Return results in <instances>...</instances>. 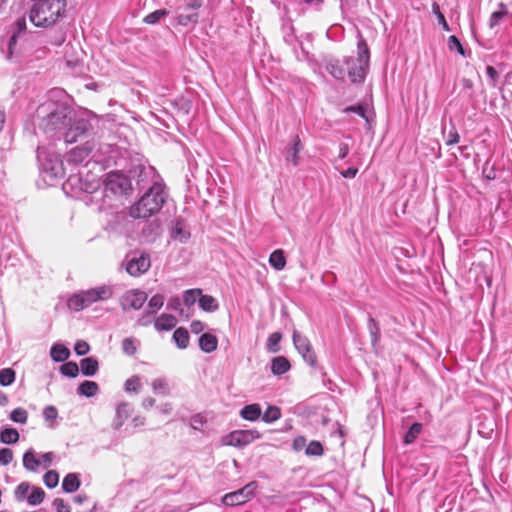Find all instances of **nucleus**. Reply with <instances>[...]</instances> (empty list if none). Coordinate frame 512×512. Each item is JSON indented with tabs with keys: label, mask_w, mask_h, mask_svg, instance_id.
Segmentation results:
<instances>
[{
	"label": "nucleus",
	"mask_w": 512,
	"mask_h": 512,
	"mask_svg": "<svg viewBox=\"0 0 512 512\" xmlns=\"http://www.w3.org/2000/svg\"><path fill=\"white\" fill-rule=\"evenodd\" d=\"M166 199L164 185L155 181L142 197L130 208L133 218H148L157 213Z\"/></svg>",
	"instance_id": "f03ea898"
},
{
	"label": "nucleus",
	"mask_w": 512,
	"mask_h": 512,
	"mask_svg": "<svg viewBox=\"0 0 512 512\" xmlns=\"http://www.w3.org/2000/svg\"><path fill=\"white\" fill-rule=\"evenodd\" d=\"M77 392L81 396L93 397L99 392V385L94 381L85 380L78 386Z\"/></svg>",
	"instance_id": "cd10ccee"
},
{
	"label": "nucleus",
	"mask_w": 512,
	"mask_h": 512,
	"mask_svg": "<svg viewBox=\"0 0 512 512\" xmlns=\"http://www.w3.org/2000/svg\"><path fill=\"white\" fill-rule=\"evenodd\" d=\"M114 290L110 285H101L95 288L81 291L68 299V307L74 311H80L95 302L105 301L113 296Z\"/></svg>",
	"instance_id": "39448f33"
},
{
	"label": "nucleus",
	"mask_w": 512,
	"mask_h": 512,
	"mask_svg": "<svg viewBox=\"0 0 512 512\" xmlns=\"http://www.w3.org/2000/svg\"><path fill=\"white\" fill-rule=\"evenodd\" d=\"M280 417H281L280 409L276 406H269L265 410V412L262 416V419H263V421H265L267 423H272V422L278 420Z\"/></svg>",
	"instance_id": "a19ab883"
},
{
	"label": "nucleus",
	"mask_w": 512,
	"mask_h": 512,
	"mask_svg": "<svg viewBox=\"0 0 512 512\" xmlns=\"http://www.w3.org/2000/svg\"><path fill=\"white\" fill-rule=\"evenodd\" d=\"M169 12L166 9H158L152 13H149L143 21L147 24H156L160 21L161 18L167 16Z\"/></svg>",
	"instance_id": "37998d69"
},
{
	"label": "nucleus",
	"mask_w": 512,
	"mask_h": 512,
	"mask_svg": "<svg viewBox=\"0 0 512 512\" xmlns=\"http://www.w3.org/2000/svg\"><path fill=\"white\" fill-rule=\"evenodd\" d=\"M80 487V480L77 474L69 473L67 474L62 482V489L66 493H73L77 491Z\"/></svg>",
	"instance_id": "c85d7f7f"
},
{
	"label": "nucleus",
	"mask_w": 512,
	"mask_h": 512,
	"mask_svg": "<svg viewBox=\"0 0 512 512\" xmlns=\"http://www.w3.org/2000/svg\"><path fill=\"white\" fill-rule=\"evenodd\" d=\"M508 14V11H495L491 14L490 18H489V27L491 29H493L494 27H496L499 22L503 19L504 16H506Z\"/></svg>",
	"instance_id": "6e6d98bb"
},
{
	"label": "nucleus",
	"mask_w": 512,
	"mask_h": 512,
	"mask_svg": "<svg viewBox=\"0 0 512 512\" xmlns=\"http://www.w3.org/2000/svg\"><path fill=\"white\" fill-rule=\"evenodd\" d=\"M358 172V169L357 168H354V167H350L344 171L341 172V175L344 177V178H354L356 176Z\"/></svg>",
	"instance_id": "774afa93"
},
{
	"label": "nucleus",
	"mask_w": 512,
	"mask_h": 512,
	"mask_svg": "<svg viewBox=\"0 0 512 512\" xmlns=\"http://www.w3.org/2000/svg\"><path fill=\"white\" fill-rule=\"evenodd\" d=\"M432 12L433 14L437 17V20H438V23L439 25L442 26V28L445 30V31H450V27L445 19V16L443 15V13L440 11V7L438 5V3L434 2L432 4Z\"/></svg>",
	"instance_id": "3c124183"
},
{
	"label": "nucleus",
	"mask_w": 512,
	"mask_h": 512,
	"mask_svg": "<svg viewBox=\"0 0 512 512\" xmlns=\"http://www.w3.org/2000/svg\"><path fill=\"white\" fill-rule=\"evenodd\" d=\"M147 300V294L139 289L126 291L120 298V306L123 311L130 309L139 310Z\"/></svg>",
	"instance_id": "4468645a"
},
{
	"label": "nucleus",
	"mask_w": 512,
	"mask_h": 512,
	"mask_svg": "<svg viewBox=\"0 0 512 512\" xmlns=\"http://www.w3.org/2000/svg\"><path fill=\"white\" fill-rule=\"evenodd\" d=\"M177 325V319L172 314H162L154 322L157 331H169Z\"/></svg>",
	"instance_id": "a211bd4d"
},
{
	"label": "nucleus",
	"mask_w": 512,
	"mask_h": 512,
	"mask_svg": "<svg viewBox=\"0 0 512 512\" xmlns=\"http://www.w3.org/2000/svg\"><path fill=\"white\" fill-rule=\"evenodd\" d=\"M16 373L12 368H3L0 370V385L10 386L14 383Z\"/></svg>",
	"instance_id": "e433bc0d"
},
{
	"label": "nucleus",
	"mask_w": 512,
	"mask_h": 512,
	"mask_svg": "<svg viewBox=\"0 0 512 512\" xmlns=\"http://www.w3.org/2000/svg\"><path fill=\"white\" fill-rule=\"evenodd\" d=\"M62 375L74 378L79 374V366L75 362H66L60 367Z\"/></svg>",
	"instance_id": "58836bf2"
},
{
	"label": "nucleus",
	"mask_w": 512,
	"mask_h": 512,
	"mask_svg": "<svg viewBox=\"0 0 512 512\" xmlns=\"http://www.w3.org/2000/svg\"><path fill=\"white\" fill-rule=\"evenodd\" d=\"M30 484L28 482L20 483L15 489V498L17 501H23L27 496L30 490Z\"/></svg>",
	"instance_id": "603ef678"
},
{
	"label": "nucleus",
	"mask_w": 512,
	"mask_h": 512,
	"mask_svg": "<svg viewBox=\"0 0 512 512\" xmlns=\"http://www.w3.org/2000/svg\"><path fill=\"white\" fill-rule=\"evenodd\" d=\"M460 136L459 133L453 129L449 131L446 139V145H453L459 142Z\"/></svg>",
	"instance_id": "e2e57ef3"
},
{
	"label": "nucleus",
	"mask_w": 512,
	"mask_h": 512,
	"mask_svg": "<svg viewBox=\"0 0 512 512\" xmlns=\"http://www.w3.org/2000/svg\"><path fill=\"white\" fill-rule=\"evenodd\" d=\"M260 437L261 434L257 430H235L224 438V444L235 447H243L256 439H259Z\"/></svg>",
	"instance_id": "f8f14e48"
},
{
	"label": "nucleus",
	"mask_w": 512,
	"mask_h": 512,
	"mask_svg": "<svg viewBox=\"0 0 512 512\" xmlns=\"http://www.w3.org/2000/svg\"><path fill=\"white\" fill-rule=\"evenodd\" d=\"M269 264L277 271H281L286 266V258L283 250L277 249L270 254Z\"/></svg>",
	"instance_id": "7c9ffc66"
},
{
	"label": "nucleus",
	"mask_w": 512,
	"mask_h": 512,
	"mask_svg": "<svg viewBox=\"0 0 512 512\" xmlns=\"http://www.w3.org/2000/svg\"><path fill=\"white\" fill-rule=\"evenodd\" d=\"M164 304V296L161 294H155L153 295L149 302H148V308L150 309V314H156V312L162 308Z\"/></svg>",
	"instance_id": "79ce46f5"
},
{
	"label": "nucleus",
	"mask_w": 512,
	"mask_h": 512,
	"mask_svg": "<svg viewBox=\"0 0 512 512\" xmlns=\"http://www.w3.org/2000/svg\"><path fill=\"white\" fill-rule=\"evenodd\" d=\"M173 340L178 348L185 349L189 345V333L183 327L177 328L173 333Z\"/></svg>",
	"instance_id": "72a5a7b5"
},
{
	"label": "nucleus",
	"mask_w": 512,
	"mask_h": 512,
	"mask_svg": "<svg viewBox=\"0 0 512 512\" xmlns=\"http://www.w3.org/2000/svg\"><path fill=\"white\" fill-rule=\"evenodd\" d=\"M41 465L40 459L36 457L35 451L30 448L23 455V466L27 471L37 472Z\"/></svg>",
	"instance_id": "4be33fe9"
},
{
	"label": "nucleus",
	"mask_w": 512,
	"mask_h": 512,
	"mask_svg": "<svg viewBox=\"0 0 512 512\" xmlns=\"http://www.w3.org/2000/svg\"><path fill=\"white\" fill-rule=\"evenodd\" d=\"M282 335L280 332H274L270 334L267 340L266 348L269 352L276 353L279 351V342L281 341Z\"/></svg>",
	"instance_id": "ea45409f"
},
{
	"label": "nucleus",
	"mask_w": 512,
	"mask_h": 512,
	"mask_svg": "<svg viewBox=\"0 0 512 512\" xmlns=\"http://www.w3.org/2000/svg\"><path fill=\"white\" fill-rule=\"evenodd\" d=\"M202 6H203V0H186L185 6L183 7V11L198 12V10Z\"/></svg>",
	"instance_id": "13d9d810"
},
{
	"label": "nucleus",
	"mask_w": 512,
	"mask_h": 512,
	"mask_svg": "<svg viewBox=\"0 0 512 512\" xmlns=\"http://www.w3.org/2000/svg\"><path fill=\"white\" fill-rule=\"evenodd\" d=\"M70 115L71 109L66 103L49 99L36 109L34 124L48 138L53 139L67 127Z\"/></svg>",
	"instance_id": "f257e3e1"
},
{
	"label": "nucleus",
	"mask_w": 512,
	"mask_h": 512,
	"mask_svg": "<svg viewBox=\"0 0 512 512\" xmlns=\"http://www.w3.org/2000/svg\"><path fill=\"white\" fill-rule=\"evenodd\" d=\"M349 154V146L346 143H341L339 146V155L340 159H344Z\"/></svg>",
	"instance_id": "338daca9"
},
{
	"label": "nucleus",
	"mask_w": 512,
	"mask_h": 512,
	"mask_svg": "<svg viewBox=\"0 0 512 512\" xmlns=\"http://www.w3.org/2000/svg\"><path fill=\"white\" fill-rule=\"evenodd\" d=\"M291 368L289 360L284 356H277L271 360V372L274 375H283Z\"/></svg>",
	"instance_id": "aec40b11"
},
{
	"label": "nucleus",
	"mask_w": 512,
	"mask_h": 512,
	"mask_svg": "<svg viewBox=\"0 0 512 512\" xmlns=\"http://www.w3.org/2000/svg\"><path fill=\"white\" fill-rule=\"evenodd\" d=\"M141 387L140 377L132 376L126 380L124 384L125 391L128 393L135 392L137 393Z\"/></svg>",
	"instance_id": "09e8293b"
},
{
	"label": "nucleus",
	"mask_w": 512,
	"mask_h": 512,
	"mask_svg": "<svg viewBox=\"0 0 512 512\" xmlns=\"http://www.w3.org/2000/svg\"><path fill=\"white\" fill-rule=\"evenodd\" d=\"M151 266L150 256L146 253L133 255L126 259L125 269L133 277H138L149 270Z\"/></svg>",
	"instance_id": "ddd939ff"
},
{
	"label": "nucleus",
	"mask_w": 512,
	"mask_h": 512,
	"mask_svg": "<svg viewBox=\"0 0 512 512\" xmlns=\"http://www.w3.org/2000/svg\"><path fill=\"white\" fill-rule=\"evenodd\" d=\"M447 45L450 51H457L460 55L465 56V50L455 35L449 36Z\"/></svg>",
	"instance_id": "8fccbe9b"
},
{
	"label": "nucleus",
	"mask_w": 512,
	"mask_h": 512,
	"mask_svg": "<svg viewBox=\"0 0 512 512\" xmlns=\"http://www.w3.org/2000/svg\"><path fill=\"white\" fill-rule=\"evenodd\" d=\"M132 411L131 404L127 402L120 403L116 408V416L112 424L113 428L115 430L120 429L124 422L131 416Z\"/></svg>",
	"instance_id": "dca6fc26"
},
{
	"label": "nucleus",
	"mask_w": 512,
	"mask_h": 512,
	"mask_svg": "<svg viewBox=\"0 0 512 512\" xmlns=\"http://www.w3.org/2000/svg\"><path fill=\"white\" fill-rule=\"evenodd\" d=\"M367 328L371 337L372 347L376 349L381 338L380 325L378 321H376L373 317H369L367 322Z\"/></svg>",
	"instance_id": "393cba45"
},
{
	"label": "nucleus",
	"mask_w": 512,
	"mask_h": 512,
	"mask_svg": "<svg viewBox=\"0 0 512 512\" xmlns=\"http://www.w3.org/2000/svg\"><path fill=\"white\" fill-rule=\"evenodd\" d=\"M89 349L90 347L88 343L83 340H78L74 346V351L79 356L86 355L89 352Z\"/></svg>",
	"instance_id": "bf43d9fd"
},
{
	"label": "nucleus",
	"mask_w": 512,
	"mask_h": 512,
	"mask_svg": "<svg viewBox=\"0 0 512 512\" xmlns=\"http://www.w3.org/2000/svg\"><path fill=\"white\" fill-rule=\"evenodd\" d=\"M43 482L48 488H55L59 483V474L55 470H50L44 474Z\"/></svg>",
	"instance_id": "c03bdc74"
},
{
	"label": "nucleus",
	"mask_w": 512,
	"mask_h": 512,
	"mask_svg": "<svg viewBox=\"0 0 512 512\" xmlns=\"http://www.w3.org/2000/svg\"><path fill=\"white\" fill-rule=\"evenodd\" d=\"M303 149L299 136H296L292 142L286 147L285 159L291 162L294 166L299 164V153Z\"/></svg>",
	"instance_id": "f3484780"
},
{
	"label": "nucleus",
	"mask_w": 512,
	"mask_h": 512,
	"mask_svg": "<svg viewBox=\"0 0 512 512\" xmlns=\"http://www.w3.org/2000/svg\"><path fill=\"white\" fill-rule=\"evenodd\" d=\"M45 498V491L40 487H33L31 494L27 497L30 505L35 506L40 504Z\"/></svg>",
	"instance_id": "4c0bfd02"
},
{
	"label": "nucleus",
	"mask_w": 512,
	"mask_h": 512,
	"mask_svg": "<svg viewBox=\"0 0 512 512\" xmlns=\"http://www.w3.org/2000/svg\"><path fill=\"white\" fill-rule=\"evenodd\" d=\"M176 22L181 26H188L189 24H197L199 21V13L193 11H184L176 16Z\"/></svg>",
	"instance_id": "473e14b6"
},
{
	"label": "nucleus",
	"mask_w": 512,
	"mask_h": 512,
	"mask_svg": "<svg viewBox=\"0 0 512 512\" xmlns=\"http://www.w3.org/2000/svg\"><path fill=\"white\" fill-rule=\"evenodd\" d=\"M421 431H422V424L419 422L413 423L404 436V439H403L404 444L408 445V444L413 443L417 439V437L419 436Z\"/></svg>",
	"instance_id": "c9c22d12"
},
{
	"label": "nucleus",
	"mask_w": 512,
	"mask_h": 512,
	"mask_svg": "<svg viewBox=\"0 0 512 512\" xmlns=\"http://www.w3.org/2000/svg\"><path fill=\"white\" fill-rule=\"evenodd\" d=\"M323 446L319 441H311L305 450L308 456H321L323 454Z\"/></svg>",
	"instance_id": "de8ad7c7"
},
{
	"label": "nucleus",
	"mask_w": 512,
	"mask_h": 512,
	"mask_svg": "<svg viewBox=\"0 0 512 512\" xmlns=\"http://www.w3.org/2000/svg\"><path fill=\"white\" fill-rule=\"evenodd\" d=\"M152 390L155 394L168 396L171 393L169 382L166 378H156L151 383Z\"/></svg>",
	"instance_id": "2f4dec72"
},
{
	"label": "nucleus",
	"mask_w": 512,
	"mask_h": 512,
	"mask_svg": "<svg viewBox=\"0 0 512 512\" xmlns=\"http://www.w3.org/2000/svg\"><path fill=\"white\" fill-rule=\"evenodd\" d=\"M352 83H363L369 70L370 50L363 38L357 43V57H346L343 60Z\"/></svg>",
	"instance_id": "20e7f679"
},
{
	"label": "nucleus",
	"mask_w": 512,
	"mask_h": 512,
	"mask_svg": "<svg viewBox=\"0 0 512 512\" xmlns=\"http://www.w3.org/2000/svg\"><path fill=\"white\" fill-rule=\"evenodd\" d=\"M53 458H54V453L47 452V453L41 454L39 459L41 461V464H43V467L48 468L51 465Z\"/></svg>",
	"instance_id": "680f3d73"
},
{
	"label": "nucleus",
	"mask_w": 512,
	"mask_h": 512,
	"mask_svg": "<svg viewBox=\"0 0 512 512\" xmlns=\"http://www.w3.org/2000/svg\"><path fill=\"white\" fill-rule=\"evenodd\" d=\"M261 407L259 404H249L240 410V416L248 421H256L261 416Z\"/></svg>",
	"instance_id": "a878e982"
},
{
	"label": "nucleus",
	"mask_w": 512,
	"mask_h": 512,
	"mask_svg": "<svg viewBox=\"0 0 512 512\" xmlns=\"http://www.w3.org/2000/svg\"><path fill=\"white\" fill-rule=\"evenodd\" d=\"M105 191L115 195L127 194L131 189V180L120 172H110L104 181Z\"/></svg>",
	"instance_id": "6e6552de"
},
{
	"label": "nucleus",
	"mask_w": 512,
	"mask_h": 512,
	"mask_svg": "<svg viewBox=\"0 0 512 512\" xmlns=\"http://www.w3.org/2000/svg\"><path fill=\"white\" fill-rule=\"evenodd\" d=\"M91 128V123L86 119L80 118L72 121L70 118V122L63 130L64 140L66 143H75L81 138H84Z\"/></svg>",
	"instance_id": "9d476101"
},
{
	"label": "nucleus",
	"mask_w": 512,
	"mask_h": 512,
	"mask_svg": "<svg viewBox=\"0 0 512 512\" xmlns=\"http://www.w3.org/2000/svg\"><path fill=\"white\" fill-rule=\"evenodd\" d=\"M190 237V232L185 229L182 220L177 219L171 230V238L181 243H185Z\"/></svg>",
	"instance_id": "5701e85b"
},
{
	"label": "nucleus",
	"mask_w": 512,
	"mask_h": 512,
	"mask_svg": "<svg viewBox=\"0 0 512 512\" xmlns=\"http://www.w3.org/2000/svg\"><path fill=\"white\" fill-rule=\"evenodd\" d=\"M190 329L192 333L199 334L205 329V325L199 320H194L190 325Z\"/></svg>",
	"instance_id": "0e129e2a"
},
{
	"label": "nucleus",
	"mask_w": 512,
	"mask_h": 512,
	"mask_svg": "<svg viewBox=\"0 0 512 512\" xmlns=\"http://www.w3.org/2000/svg\"><path fill=\"white\" fill-rule=\"evenodd\" d=\"M122 350L127 355H134L136 353V346L134 343V339L132 338H125L122 341Z\"/></svg>",
	"instance_id": "5fc2aeb1"
},
{
	"label": "nucleus",
	"mask_w": 512,
	"mask_h": 512,
	"mask_svg": "<svg viewBox=\"0 0 512 512\" xmlns=\"http://www.w3.org/2000/svg\"><path fill=\"white\" fill-rule=\"evenodd\" d=\"M13 460V451L9 448L0 449V465L6 466Z\"/></svg>",
	"instance_id": "4d7b16f0"
},
{
	"label": "nucleus",
	"mask_w": 512,
	"mask_h": 512,
	"mask_svg": "<svg viewBox=\"0 0 512 512\" xmlns=\"http://www.w3.org/2000/svg\"><path fill=\"white\" fill-rule=\"evenodd\" d=\"M43 417L47 422H54L58 417V411L56 407L52 405L46 406L43 410ZM49 427L54 428L55 424L51 423L49 424Z\"/></svg>",
	"instance_id": "49530a36"
},
{
	"label": "nucleus",
	"mask_w": 512,
	"mask_h": 512,
	"mask_svg": "<svg viewBox=\"0 0 512 512\" xmlns=\"http://www.w3.org/2000/svg\"><path fill=\"white\" fill-rule=\"evenodd\" d=\"M19 437V432L15 428L5 427L0 430V442L3 444H15Z\"/></svg>",
	"instance_id": "c756f323"
},
{
	"label": "nucleus",
	"mask_w": 512,
	"mask_h": 512,
	"mask_svg": "<svg viewBox=\"0 0 512 512\" xmlns=\"http://www.w3.org/2000/svg\"><path fill=\"white\" fill-rule=\"evenodd\" d=\"M150 309L146 310L142 317L139 319V324L142 325V326H147L151 323V319L150 317L153 316L154 314H150Z\"/></svg>",
	"instance_id": "69168bd1"
},
{
	"label": "nucleus",
	"mask_w": 512,
	"mask_h": 512,
	"mask_svg": "<svg viewBox=\"0 0 512 512\" xmlns=\"http://www.w3.org/2000/svg\"><path fill=\"white\" fill-rule=\"evenodd\" d=\"M10 419L15 423L25 424L28 419V413L23 408H16L10 413Z\"/></svg>",
	"instance_id": "a18cd8bd"
},
{
	"label": "nucleus",
	"mask_w": 512,
	"mask_h": 512,
	"mask_svg": "<svg viewBox=\"0 0 512 512\" xmlns=\"http://www.w3.org/2000/svg\"><path fill=\"white\" fill-rule=\"evenodd\" d=\"M199 295H201L200 290L191 289V290L185 291L184 295H183V301H184L185 305H187V306L193 305L196 302L197 297Z\"/></svg>",
	"instance_id": "864d4df0"
},
{
	"label": "nucleus",
	"mask_w": 512,
	"mask_h": 512,
	"mask_svg": "<svg viewBox=\"0 0 512 512\" xmlns=\"http://www.w3.org/2000/svg\"><path fill=\"white\" fill-rule=\"evenodd\" d=\"M12 29V34L9 38V41H8V54H7V58L10 59L12 54H13V50H14V47L16 45V42H17V38L26 31V19L25 17H20L18 18L14 24L12 25L11 27Z\"/></svg>",
	"instance_id": "2eb2a0df"
},
{
	"label": "nucleus",
	"mask_w": 512,
	"mask_h": 512,
	"mask_svg": "<svg viewBox=\"0 0 512 512\" xmlns=\"http://www.w3.org/2000/svg\"><path fill=\"white\" fill-rule=\"evenodd\" d=\"M199 306L207 312H214L219 308L217 300L211 295H200Z\"/></svg>",
	"instance_id": "f704fd0d"
},
{
	"label": "nucleus",
	"mask_w": 512,
	"mask_h": 512,
	"mask_svg": "<svg viewBox=\"0 0 512 512\" xmlns=\"http://www.w3.org/2000/svg\"><path fill=\"white\" fill-rule=\"evenodd\" d=\"M199 347L205 353H211L217 349L218 339L211 333H204L199 337Z\"/></svg>",
	"instance_id": "6ab92c4d"
},
{
	"label": "nucleus",
	"mask_w": 512,
	"mask_h": 512,
	"mask_svg": "<svg viewBox=\"0 0 512 512\" xmlns=\"http://www.w3.org/2000/svg\"><path fill=\"white\" fill-rule=\"evenodd\" d=\"M37 160L39 162L40 170L45 177L55 179L63 176V163L57 153L47 151L44 147H38Z\"/></svg>",
	"instance_id": "423d86ee"
},
{
	"label": "nucleus",
	"mask_w": 512,
	"mask_h": 512,
	"mask_svg": "<svg viewBox=\"0 0 512 512\" xmlns=\"http://www.w3.org/2000/svg\"><path fill=\"white\" fill-rule=\"evenodd\" d=\"M326 70L336 80H345V67L341 64L339 60L333 59L328 61L326 64Z\"/></svg>",
	"instance_id": "412c9836"
},
{
	"label": "nucleus",
	"mask_w": 512,
	"mask_h": 512,
	"mask_svg": "<svg viewBox=\"0 0 512 512\" xmlns=\"http://www.w3.org/2000/svg\"><path fill=\"white\" fill-rule=\"evenodd\" d=\"M65 7V0H35L30 11V21L37 27L51 26L65 11Z\"/></svg>",
	"instance_id": "7ed1b4c3"
},
{
	"label": "nucleus",
	"mask_w": 512,
	"mask_h": 512,
	"mask_svg": "<svg viewBox=\"0 0 512 512\" xmlns=\"http://www.w3.org/2000/svg\"><path fill=\"white\" fill-rule=\"evenodd\" d=\"M293 344L297 351L301 354L303 360L312 367L317 364V357L313 351L312 345L306 336L301 335L298 331H293Z\"/></svg>",
	"instance_id": "9b49d317"
},
{
	"label": "nucleus",
	"mask_w": 512,
	"mask_h": 512,
	"mask_svg": "<svg viewBox=\"0 0 512 512\" xmlns=\"http://www.w3.org/2000/svg\"><path fill=\"white\" fill-rule=\"evenodd\" d=\"M81 372L84 376H94L99 369V363L94 357H87L80 361Z\"/></svg>",
	"instance_id": "b1692460"
},
{
	"label": "nucleus",
	"mask_w": 512,
	"mask_h": 512,
	"mask_svg": "<svg viewBox=\"0 0 512 512\" xmlns=\"http://www.w3.org/2000/svg\"><path fill=\"white\" fill-rule=\"evenodd\" d=\"M53 506L57 512H71L70 506L62 498H55Z\"/></svg>",
	"instance_id": "052dcab7"
},
{
	"label": "nucleus",
	"mask_w": 512,
	"mask_h": 512,
	"mask_svg": "<svg viewBox=\"0 0 512 512\" xmlns=\"http://www.w3.org/2000/svg\"><path fill=\"white\" fill-rule=\"evenodd\" d=\"M50 356L55 362H64L70 356V351L62 344H54L50 350Z\"/></svg>",
	"instance_id": "bb28decb"
},
{
	"label": "nucleus",
	"mask_w": 512,
	"mask_h": 512,
	"mask_svg": "<svg viewBox=\"0 0 512 512\" xmlns=\"http://www.w3.org/2000/svg\"><path fill=\"white\" fill-rule=\"evenodd\" d=\"M110 150V145L96 144L94 139L87 140L84 144L76 146L69 152L68 161L78 164L83 162L91 153H94L93 156H100Z\"/></svg>",
	"instance_id": "0eeeda50"
},
{
	"label": "nucleus",
	"mask_w": 512,
	"mask_h": 512,
	"mask_svg": "<svg viewBox=\"0 0 512 512\" xmlns=\"http://www.w3.org/2000/svg\"><path fill=\"white\" fill-rule=\"evenodd\" d=\"M257 488L258 483L256 481H251L243 488L225 494L222 498V502L224 505L227 506H237L245 504L254 497Z\"/></svg>",
	"instance_id": "1a4fd4ad"
}]
</instances>
